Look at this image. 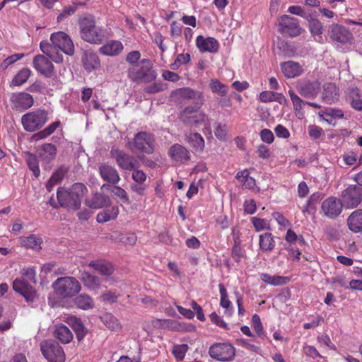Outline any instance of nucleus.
Instances as JSON below:
<instances>
[{
    "mask_svg": "<svg viewBox=\"0 0 362 362\" xmlns=\"http://www.w3.org/2000/svg\"><path fill=\"white\" fill-rule=\"evenodd\" d=\"M80 36L84 41L99 45L108 37L107 30L103 28L97 27L95 17L92 15H86L78 21Z\"/></svg>",
    "mask_w": 362,
    "mask_h": 362,
    "instance_id": "f257e3e1",
    "label": "nucleus"
},
{
    "mask_svg": "<svg viewBox=\"0 0 362 362\" xmlns=\"http://www.w3.org/2000/svg\"><path fill=\"white\" fill-rule=\"evenodd\" d=\"M87 192L86 187L82 183H74L70 188H59L57 192L60 206L73 210L81 207V198Z\"/></svg>",
    "mask_w": 362,
    "mask_h": 362,
    "instance_id": "f03ea898",
    "label": "nucleus"
},
{
    "mask_svg": "<svg viewBox=\"0 0 362 362\" xmlns=\"http://www.w3.org/2000/svg\"><path fill=\"white\" fill-rule=\"evenodd\" d=\"M128 77L137 83H149L156 78L157 74L152 67L149 59H144L136 64L129 66L127 71Z\"/></svg>",
    "mask_w": 362,
    "mask_h": 362,
    "instance_id": "7ed1b4c3",
    "label": "nucleus"
},
{
    "mask_svg": "<svg viewBox=\"0 0 362 362\" xmlns=\"http://www.w3.org/2000/svg\"><path fill=\"white\" fill-rule=\"evenodd\" d=\"M128 148L132 152H142L152 154L155 149L154 136L147 132H139L134 135L132 141L127 144Z\"/></svg>",
    "mask_w": 362,
    "mask_h": 362,
    "instance_id": "20e7f679",
    "label": "nucleus"
},
{
    "mask_svg": "<svg viewBox=\"0 0 362 362\" xmlns=\"http://www.w3.org/2000/svg\"><path fill=\"white\" fill-rule=\"evenodd\" d=\"M53 287L56 293L63 298L73 297L81 289L79 281L73 276L58 278L53 283Z\"/></svg>",
    "mask_w": 362,
    "mask_h": 362,
    "instance_id": "39448f33",
    "label": "nucleus"
},
{
    "mask_svg": "<svg viewBox=\"0 0 362 362\" xmlns=\"http://www.w3.org/2000/svg\"><path fill=\"white\" fill-rule=\"evenodd\" d=\"M47 120V112L40 109L29 112L21 117V123L27 132H34L40 129Z\"/></svg>",
    "mask_w": 362,
    "mask_h": 362,
    "instance_id": "423d86ee",
    "label": "nucleus"
},
{
    "mask_svg": "<svg viewBox=\"0 0 362 362\" xmlns=\"http://www.w3.org/2000/svg\"><path fill=\"white\" fill-rule=\"evenodd\" d=\"M112 158L115 159L118 167L124 170H132L141 166L137 158L126 153L123 150L112 148L110 152Z\"/></svg>",
    "mask_w": 362,
    "mask_h": 362,
    "instance_id": "0eeeda50",
    "label": "nucleus"
},
{
    "mask_svg": "<svg viewBox=\"0 0 362 362\" xmlns=\"http://www.w3.org/2000/svg\"><path fill=\"white\" fill-rule=\"evenodd\" d=\"M40 349L48 362H64L65 354L62 347L56 341L48 340L41 343Z\"/></svg>",
    "mask_w": 362,
    "mask_h": 362,
    "instance_id": "6e6552de",
    "label": "nucleus"
},
{
    "mask_svg": "<svg viewBox=\"0 0 362 362\" xmlns=\"http://www.w3.org/2000/svg\"><path fill=\"white\" fill-rule=\"evenodd\" d=\"M201 107L197 105L187 106L180 115V120L187 125H198L205 124L208 121V116L199 112Z\"/></svg>",
    "mask_w": 362,
    "mask_h": 362,
    "instance_id": "1a4fd4ad",
    "label": "nucleus"
},
{
    "mask_svg": "<svg viewBox=\"0 0 362 362\" xmlns=\"http://www.w3.org/2000/svg\"><path fill=\"white\" fill-rule=\"evenodd\" d=\"M279 31L284 36L294 37L302 32L298 20L288 15H283L279 20Z\"/></svg>",
    "mask_w": 362,
    "mask_h": 362,
    "instance_id": "9d476101",
    "label": "nucleus"
},
{
    "mask_svg": "<svg viewBox=\"0 0 362 362\" xmlns=\"http://www.w3.org/2000/svg\"><path fill=\"white\" fill-rule=\"evenodd\" d=\"M209 354L214 359L220 361H227L234 358L235 350L230 344L217 343L210 347Z\"/></svg>",
    "mask_w": 362,
    "mask_h": 362,
    "instance_id": "9b49d317",
    "label": "nucleus"
},
{
    "mask_svg": "<svg viewBox=\"0 0 362 362\" xmlns=\"http://www.w3.org/2000/svg\"><path fill=\"white\" fill-rule=\"evenodd\" d=\"M342 201L347 207H356L362 201V187L351 185L341 193Z\"/></svg>",
    "mask_w": 362,
    "mask_h": 362,
    "instance_id": "f8f14e48",
    "label": "nucleus"
},
{
    "mask_svg": "<svg viewBox=\"0 0 362 362\" xmlns=\"http://www.w3.org/2000/svg\"><path fill=\"white\" fill-rule=\"evenodd\" d=\"M328 33L330 39L335 42L345 45L349 42L353 36L351 33L346 27L333 23L329 26Z\"/></svg>",
    "mask_w": 362,
    "mask_h": 362,
    "instance_id": "ddd939ff",
    "label": "nucleus"
},
{
    "mask_svg": "<svg viewBox=\"0 0 362 362\" xmlns=\"http://www.w3.org/2000/svg\"><path fill=\"white\" fill-rule=\"evenodd\" d=\"M50 41L55 46L59 47L67 55L74 54V45L67 34L64 32H57L51 35Z\"/></svg>",
    "mask_w": 362,
    "mask_h": 362,
    "instance_id": "4468645a",
    "label": "nucleus"
},
{
    "mask_svg": "<svg viewBox=\"0 0 362 362\" xmlns=\"http://www.w3.org/2000/svg\"><path fill=\"white\" fill-rule=\"evenodd\" d=\"M321 209L325 216L335 218L341 212L342 203L334 197H329L322 203Z\"/></svg>",
    "mask_w": 362,
    "mask_h": 362,
    "instance_id": "2eb2a0df",
    "label": "nucleus"
},
{
    "mask_svg": "<svg viewBox=\"0 0 362 362\" xmlns=\"http://www.w3.org/2000/svg\"><path fill=\"white\" fill-rule=\"evenodd\" d=\"M13 288L22 295L28 303L33 302L37 296L35 289L22 279H15L13 282Z\"/></svg>",
    "mask_w": 362,
    "mask_h": 362,
    "instance_id": "dca6fc26",
    "label": "nucleus"
},
{
    "mask_svg": "<svg viewBox=\"0 0 362 362\" xmlns=\"http://www.w3.org/2000/svg\"><path fill=\"white\" fill-rule=\"evenodd\" d=\"M33 66L42 75L49 78L54 72V66L44 55H36L33 61Z\"/></svg>",
    "mask_w": 362,
    "mask_h": 362,
    "instance_id": "f3484780",
    "label": "nucleus"
},
{
    "mask_svg": "<svg viewBox=\"0 0 362 362\" xmlns=\"http://www.w3.org/2000/svg\"><path fill=\"white\" fill-rule=\"evenodd\" d=\"M196 45L202 53H216L219 49V43L216 39L211 37H204L202 35L197 37Z\"/></svg>",
    "mask_w": 362,
    "mask_h": 362,
    "instance_id": "a211bd4d",
    "label": "nucleus"
},
{
    "mask_svg": "<svg viewBox=\"0 0 362 362\" xmlns=\"http://www.w3.org/2000/svg\"><path fill=\"white\" fill-rule=\"evenodd\" d=\"M98 170L103 180L110 184L116 185L121 180L117 169L107 163L100 164Z\"/></svg>",
    "mask_w": 362,
    "mask_h": 362,
    "instance_id": "6ab92c4d",
    "label": "nucleus"
},
{
    "mask_svg": "<svg viewBox=\"0 0 362 362\" xmlns=\"http://www.w3.org/2000/svg\"><path fill=\"white\" fill-rule=\"evenodd\" d=\"M40 48L45 55L55 63H62L63 62L62 50L53 43H49L48 41H42L40 44Z\"/></svg>",
    "mask_w": 362,
    "mask_h": 362,
    "instance_id": "aec40b11",
    "label": "nucleus"
},
{
    "mask_svg": "<svg viewBox=\"0 0 362 362\" xmlns=\"http://www.w3.org/2000/svg\"><path fill=\"white\" fill-rule=\"evenodd\" d=\"M11 101L13 106L19 110H27L30 108L34 103L33 96L25 92L13 93L11 97Z\"/></svg>",
    "mask_w": 362,
    "mask_h": 362,
    "instance_id": "412c9836",
    "label": "nucleus"
},
{
    "mask_svg": "<svg viewBox=\"0 0 362 362\" xmlns=\"http://www.w3.org/2000/svg\"><path fill=\"white\" fill-rule=\"evenodd\" d=\"M320 89V83L317 81H307L300 84L298 91L300 95L305 98H314Z\"/></svg>",
    "mask_w": 362,
    "mask_h": 362,
    "instance_id": "4be33fe9",
    "label": "nucleus"
},
{
    "mask_svg": "<svg viewBox=\"0 0 362 362\" xmlns=\"http://www.w3.org/2000/svg\"><path fill=\"white\" fill-rule=\"evenodd\" d=\"M85 204L92 209H100L110 206L112 201L110 198L102 193H95L90 199H86Z\"/></svg>",
    "mask_w": 362,
    "mask_h": 362,
    "instance_id": "5701e85b",
    "label": "nucleus"
},
{
    "mask_svg": "<svg viewBox=\"0 0 362 362\" xmlns=\"http://www.w3.org/2000/svg\"><path fill=\"white\" fill-rule=\"evenodd\" d=\"M82 62L86 70L90 72L100 66V62L98 54L90 50L84 52Z\"/></svg>",
    "mask_w": 362,
    "mask_h": 362,
    "instance_id": "b1692460",
    "label": "nucleus"
},
{
    "mask_svg": "<svg viewBox=\"0 0 362 362\" xmlns=\"http://www.w3.org/2000/svg\"><path fill=\"white\" fill-rule=\"evenodd\" d=\"M179 94L184 99L193 100L194 105L197 107H202L204 104V95L200 91L190 88H183L179 90Z\"/></svg>",
    "mask_w": 362,
    "mask_h": 362,
    "instance_id": "393cba45",
    "label": "nucleus"
},
{
    "mask_svg": "<svg viewBox=\"0 0 362 362\" xmlns=\"http://www.w3.org/2000/svg\"><path fill=\"white\" fill-rule=\"evenodd\" d=\"M38 153L42 161L49 164L56 157L57 148L55 145L52 144H44L39 148Z\"/></svg>",
    "mask_w": 362,
    "mask_h": 362,
    "instance_id": "a878e982",
    "label": "nucleus"
},
{
    "mask_svg": "<svg viewBox=\"0 0 362 362\" xmlns=\"http://www.w3.org/2000/svg\"><path fill=\"white\" fill-rule=\"evenodd\" d=\"M347 225L351 231L362 234V210L353 211L347 219Z\"/></svg>",
    "mask_w": 362,
    "mask_h": 362,
    "instance_id": "bb28decb",
    "label": "nucleus"
},
{
    "mask_svg": "<svg viewBox=\"0 0 362 362\" xmlns=\"http://www.w3.org/2000/svg\"><path fill=\"white\" fill-rule=\"evenodd\" d=\"M281 69L286 78H294L302 74L301 66L295 62L288 61L281 64Z\"/></svg>",
    "mask_w": 362,
    "mask_h": 362,
    "instance_id": "cd10ccee",
    "label": "nucleus"
},
{
    "mask_svg": "<svg viewBox=\"0 0 362 362\" xmlns=\"http://www.w3.org/2000/svg\"><path fill=\"white\" fill-rule=\"evenodd\" d=\"M169 154L173 160L179 162H185L190 158L188 150L178 144H175L170 147Z\"/></svg>",
    "mask_w": 362,
    "mask_h": 362,
    "instance_id": "c85d7f7f",
    "label": "nucleus"
},
{
    "mask_svg": "<svg viewBox=\"0 0 362 362\" xmlns=\"http://www.w3.org/2000/svg\"><path fill=\"white\" fill-rule=\"evenodd\" d=\"M54 336L63 344H68L73 339L71 330L62 324H58L54 326Z\"/></svg>",
    "mask_w": 362,
    "mask_h": 362,
    "instance_id": "c756f323",
    "label": "nucleus"
},
{
    "mask_svg": "<svg viewBox=\"0 0 362 362\" xmlns=\"http://www.w3.org/2000/svg\"><path fill=\"white\" fill-rule=\"evenodd\" d=\"M123 49V45L118 40H111L100 48V52L105 55L115 56L119 54Z\"/></svg>",
    "mask_w": 362,
    "mask_h": 362,
    "instance_id": "7c9ffc66",
    "label": "nucleus"
},
{
    "mask_svg": "<svg viewBox=\"0 0 362 362\" xmlns=\"http://www.w3.org/2000/svg\"><path fill=\"white\" fill-rule=\"evenodd\" d=\"M88 266L96 270L100 274L109 276L112 274L115 269L113 265L110 262L102 261H91Z\"/></svg>",
    "mask_w": 362,
    "mask_h": 362,
    "instance_id": "2f4dec72",
    "label": "nucleus"
},
{
    "mask_svg": "<svg viewBox=\"0 0 362 362\" xmlns=\"http://www.w3.org/2000/svg\"><path fill=\"white\" fill-rule=\"evenodd\" d=\"M20 243L25 247L31 248L35 251H39L41 249L42 240L37 235H30L28 237L20 238Z\"/></svg>",
    "mask_w": 362,
    "mask_h": 362,
    "instance_id": "473e14b6",
    "label": "nucleus"
},
{
    "mask_svg": "<svg viewBox=\"0 0 362 362\" xmlns=\"http://www.w3.org/2000/svg\"><path fill=\"white\" fill-rule=\"evenodd\" d=\"M338 93L336 86L332 83H327L323 86L322 99L327 103H332L337 99Z\"/></svg>",
    "mask_w": 362,
    "mask_h": 362,
    "instance_id": "72a5a7b5",
    "label": "nucleus"
},
{
    "mask_svg": "<svg viewBox=\"0 0 362 362\" xmlns=\"http://www.w3.org/2000/svg\"><path fill=\"white\" fill-rule=\"evenodd\" d=\"M25 160L29 169L33 172L35 177H39L40 170L39 168V162L37 156L28 151L24 152Z\"/></svg>",
    "mask_w": 362,
    "mask_h": 362,
    "instance_id": "f704fd0d",
    "label": "nucleus"
},
{
    "mask_svg": "<svg viewBox=\"0 0 362 362\" xmlns=\"http://www.w3.org/2000/svg\"><path fill=\"white\" fill-rule=\"evenodd\" d=\"M259 245L264 251H272L275 247V241L271 233H265L259 235Z\"/></svg>",
    "mask_w": 362,
    "mask_h": 362,
    "instance_id": "c9c22d12",
    "label": "nucleus"
},
{
    "mask_svg": "<svg viewBox=\"0 0 362 362\" xmlns=\"http://www.w3.org/2000/svg\"><path fill=\"white\" fill-rule=\"evenodd\" d=\"M74 301L76 306L82 310L90 309L94 305V303L91 297L85 293L80 294L76 296Z\"/></svg>",
    "mask_w": 362,
    "mask_h": 362,
    "instance_id": "e433bc0d",
    "label": "nucleus"
},
{
    "mask_svg": "<svg viewBox=\"0 0 362 362\" xmlns=\"http://www.w3.org/2000/svg\"><path fill=\"white\" fill-rule=\"evenodd\" d=\"M261 280L272 286H282L286 284L289 279L281 276H271L269 274L264 273L261 274Z\"/></svg>",
    "mask_w": 362,
    "mask_h": 362,
    "instance_id": "4c0bfd02",
    "label": "nucleus"
},
{
    "mask_svg": "<svg viewBox=\"0 0 362 362\" xmlns=\"http://www.w3.org/2000/svg\"><path fill=\"white\" fill-rule=\"evenodd\" d=\"M101 321L110 330L117 331L120 328L118 320L111 313H106L100 317Z\"/></svg>",
    "mask_w": 362,
    "mask_h": 362,
    "instance_id": "58836bf2",
    "label": "nucleus"
},
{
    "mask_svg": "<svg viewBox=\"0 0 362 362\" xmlns=\"http://www.w3.org/2000/svg\"><path fill=\"white\" fill-rule=\"evenodd\" d=\"M31 74V71L29 69L23 68L20 70L11 81V85L14 86H19L27 81Z\"/></svg>",
    "mask_w": 362,
    "mask_h": 362,
    "instance_id": "ea45409f",
    "label": "nucleus"
},
{
    "mask_svg": "<svg viewBox=\"0 0 362 362\" xmlns=\"http://www.w3.org/2000/svg\"><path fill=\"white\" fill-rule=\"evenodd\" d=\"M187 141L196 151H202L204 147V139L199 133L189 134Z\"/></svg>",
    "mask_w": 362,
    "mask_h": 362,
    "instance_id": "a19ab883",
    "label": "nucleus"
},
{
    "mask_svg": "<svg viewBox=\"0 0 362 362\" xmlns=\"http://www.w3.org/2000/svg\"><path fill=\"white\" fill-rule=\"evenodd\" d=\"M59 124H60L59 121H56V122H53L52 124L49 125L47 128L43 129L42 131H40V132L35 134L34 135H33V137H32L34 141H39V140H41L42 139L47 137L48 136L51 135L56 130V129L59 126Z\"/></svg>",
    "mask_w": 362,
    "mask_h": 362,
    "instance_id": "79ce46f5",
    "label": "nucleus"
},
{
    "mask_svg": "<svg viewBox=\"0 0 362 362\" xmlns=\"http://www.w3.org/2000/svg\"><path fill=\"white\" fill-rule=\"evenodd\" d=\"M66 173V170L64 168H60L57 170L56 172L54 173L51 176L46 185L47 190L51 191L52 187L63 179Z\"/></svg>",
    "mask_w": 362,
    "mask_h": 362,
    "instance_id": "37998d69",
    "label": "nucleus"
},
{
    "mask_svg": "<svg viewBox=\"0 0 362 362\" xmlns=\"http://www.w3.org/2000/svg\"><path fill=\"white\" fill-rule=\"evenodd\" d=\"M209 87L213 93L221 96H225L228 90V87L217 79H211Z\"/></svg>",
    "mask_w": 362,
    "mask_h": 362,
    "instance_id": "c03bdc74",
    "label": "nucleus"
},
{
    "mask_svg": "<svg viewBox=\"0 0 362 362\" xmlns=\"http://www.w3.org/2000/svg\"><path fill=\"white\" fill-rule=\"evenodd\" d=\"M71 321L72 322L73 329L75 332L78 341H81L86 334L84 325L76 317L71 318Z\"/></svg>",
    "mask_w": 362,
    "mask_h": 362,
    "instance_id": "a18cd8bd",
    "label": "nucleus"
},
{
    "mask_svg": "<svg viewBox=\"0 0 362 362\" xmlns=\"http://www.w3.org/2000/svg\"><path fill=\"white\" fill-rule=\"evenodd\" d=\"M84 285L90 288H98L100 285V280L98 276L84 272L81 277Z\"/></svg>",
    "mask_w": 362,
    "mask_h": 362,
    "instance_id": "49530a36",
    "label": "nucleus"
},
{
    "mask_svg": "<svg viewBox=\"0 0 362 362\" xmlns=\"http://www.w3.org/2000/svg\"><path fill=\"white\" fill-rule=\"evenodd\" d=\"M107 189L111 190V192L118 198H119L124 203L129 204L130 201L129 199L128 194L127 192L122 189V187L115 185L112 188H110V185L107 186Z\"/></svg>",
    "mask_w": 362,
    "mask_h": 362,
    "instance_id": "de8ad7c7",
    "label": "nucleus"
},
{
    "mask_svg": "<svg viewBox=\"0 0 362 362\" xmlns=\"http://www.w3.org/2000/svg\"><path fill=\"white\" fill-rule=\"evenodd\" d=\"M219 291L221 294V305L227 310H228V315H230V310H232L231 303L228 299V296L226 289L222 284H219Z\"/></svg>",
    "mask_w": 362,
    "mask_h": 362,
    "instance_id": "09e8293b",
    "label": "nucleus"
},
{
    "mask_svg": "<svg viewBox=\"0 0 362 362\" xmlns=\"http://www.w3.org/2000/svg\"><path fill=\"white\" fill-rule=\"evenodd\" d=\"M308 27L313 35H320L322 33V23L317 19L310 18L308 21Z\"/></svg>",
    "mask_w": 362,
    "mask_h": 362,
    "instance_id": "8fccbe9b",
    "label": "nucleus"
},
{
    "mask_svg": "<svg viewBox=\"0 0 362 362\" xmlns=\"http://www.w3.org/2000/svg\"><path fill=\"white\" fill-rule=\"evenodd\" d=\"M24 57V54H12L7 58H6L0 64V69L2 70H5L7 67L18 60L22 59Z\"/></svg>",
    "mask_w": 362,
    "mask_h": 362,
    "instance_id": "3c124183",
    "label": "nucleus"
},
{
    "mask_svg": "<svg viewBox=\"0 0 362 362\" xmlns=\"http://www.w3.org/2000/svg\"><path fill=\"white\" fill-rule=\"evenodd\" d=\"M189 347L187 344H179L173 346V353L175 357L178 360H182Z\"/></svg>",
    "mask_w": 362,
    "mask_h": 362,
    "instance_id": "603ef678",
    "label": "nucleus"
},
{
    "mask_svg": "<svg viewBox=\"0 0 362 362\" xmlns=\"http://www.w3.org/2000/svg\"><path fill=\"white\" fill-rule=\"evenodd\" d=\"M252 326L257 332V334L260 337H263L264 336V331H263V326L262 325L260 317L258 315L255 314L252 315Z\"/></svg>",
    "mask_w": 362,
    "mask_h": 362,
    "instance_id": "864d4df0",
    "label": "nucleus"
},
{
    "mask_svg": "<svg viewBox=\"0 0 362 362\" xmlns=\"http://www.w3.org/2000/svg\"><path fill=\"white\" fill-rule=\"evenodd\" d=\"M166 88V86L163 83L159 82V83H154L147 87L145 88L144 91L146 93L152 94L160 92Z\"/></svg>",
    "mask_w": 362,
    "mask_h": 362,
    "instance_id": "5fc2aeb1",
    "label": "nucleus"
},
{
    "mask_svg": "<svg viewBox=\"0 0 362 362\" xmlns=\"http://www.w3.org/2000/svg\"><path fill=\"white\" fill-rule=\"evenodd\" d=\"M131 171H132V177L136 182L142 184L146 180V173L144 171L139 170V168H134Z\"/></svg>",
    "mask_w": 362,
    "mask_h": 362,
    "instance_id": "6e6d98bb",
    "label": "nucleus"
},
{
    "mask_svg": "<svg viewBox=\"0 0 362 362\" xmlns=\"http://www.w3.org/2000/svg\"><path fill=\"white\" fill-rule=\"evenodd\" d=\"M76 10V5L74 4L72 6L65 7L62 12L57 16V21H62L64 18L71 16Z\"/></svg>",
    "mask_w": 362,
    "mask_h": 362,
    "instance_id": "4d7b16f0",
    "label": "nucleus"
},
{
    "mask_svg": "<svg viewBox=\"0 0 362 362\" xmlns=\"http://www.w3.org/2000/svg\"><path fill=\"white\" fill-rule=\"evenodd\" d=\"M277 93L273 91H263L259 94V99L263 103H269L276 100Z\"/></svg>",
    "mask_w": 362,
    "mask_h": 362,
    "instance_id": "13d9d810",
    "label": "nucleus"
},
{
    "mask_svg": "<svg viewBox=\"0 0 362 362\" xmlns=\"http://www.w3.org/2000/svg\"><path fill=\"white\" fill-rule=\"evenodd\" d=\"M290 98L292 100L295 110H299L302 108L303 101L291 90L288 91Z\"/></svg>",
    "mask_w": 362,
    "mask_h": 362,
    "instance_id": "bf43d9fd",
    "label": "nucleus"
},
{
    "mask_svg": "<svg viewBox=\"0 0 362 362\" xmlns=\"http://www.w3.org/2000/svg\"><path fill=\"white\" fill-rule=\"evenodd\" d=\"M209 317H210L211 321L216 325H217L220 327H222L223 329H228L227 324L215 312L212 313L209 315Z\"/></svg>",
    "mask_w": 362,
    "mask_h": 362,
    "instance_id": "052dcab7",
    "label": "nucleus"
},
{
    "mask_svg": "<svg viewBox=\"0 0 362 362\" xmlns=\"http://www.w3.org/2000/svg\"><path fill=\"white\" fill-rule=\"evenodd\" d=\"M261 139L267 144H271L274 141V134L272 132L268 129H264L260 132Z\"/></svg>",
    "mask_w": 362,
    "mask_h": 362,
    "instance_id": "680f3d73",
    "label": "nucleus"
},
{
    "mask_svg": "<svg viewBox=\"0 0 362 362\" xmlns=\"http://www.w3.org/2000/svg\"><path fill=\"white\" fill-rule=\"evenodd\" d=\"M23 275L26 278L27 281H30L34 284H36L37 280L35 279V271L33 268L29 267L23 269Z\"/></svg>",
    "mask_w": 362,
    "mask_h": 362,
    "instance_id": "e2e57ef3",
    "label": "nucleus"
},
{
    "mask_svg": "<svg viewBox=\"0 0 362 362\" xmlns=\"http://www.w3.org/2000/svg\"><path fill=\"white\" fill-rule=\"evenodd\" d=\"M140 57L141 54L139 51H132L127 54L126 61L130 64V66L136 64Z\"/></svg>",
    "mask_w": 362,
    "mask_h": 362,
    "instance_id": "0e129e2a",
    "label": "nucleus"
},
{
    "mask_svg": "<svg viewBox=\"0 0 362 362\" xmlns=\"http://www.w3.org/2000/svg\"><path fill=\"white\" fill-rule=\"evenodd\" d=\"M276 136L287 139L290 136L288 130L281 124H278L274 129Z\"/></svg>",
    "mask_w": 362,
    "mask_h": 362,
    "instance_id": "69168bd1",
    "label": "nucleus"
},
{
    "mask_svg": "<svg viewBox=\"0 0 362 362\" xmlns=\"http://www.w3.org/2000/svg\"><path fill=\"white\" fill-rule=\"evenodd\" d=\"M137 160H140L145 167L155 168L157 165L156 163L153 160L148 158L145 155L140 154L137 156Z\"/></svg>",
    "mask_w": 362,
    "mask_h": 362,
    "instance_id": "338daca9",
    "label": "nucleus"
},
{
    "mask_svg": "<svg viewBox=\"0 0 362 362\" xmlns=\"http://www.w3.org/2000/svg\"><path fill=\"white\" fill-rule=\"evenodd\" d=\"M272 216L280 226L284 227H287L290 226L289 221L286 219L281 213L274 212L273 213Z\"/></svg>",
    "mask_w": 362,
    "mask_h": 362,
    "instance_id": "774afa93",
    "label": "nucleus"
}]
</instances>
